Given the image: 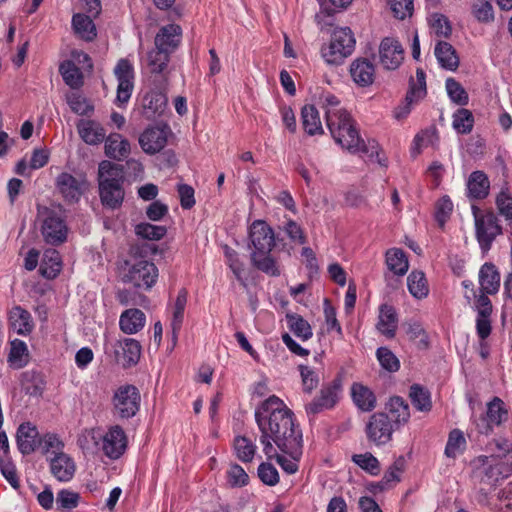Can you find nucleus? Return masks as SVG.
Masks as SVG:
<instances>
[{
	"label": "nucleus",
	"instance_id": "nucleus-59",
	"mask_svg": "<svg viewBox=\"0 0 512 512\" xmlns=\"http://www.w3.org/2000/svg\"><path fill=\"white\" fill-rule=\"evenodd\" d=\"M430 25L434 33L439 37L448 38L452 33V27L446 16L434 13L430 16Z\"/></svg>",
	"mask_w": 512,
	"mask_h": 512
},
{
	"label": "nucleus",
	"instance_id": "nucleus-7",
	"mask_svg": "<svg viewBox=\"0 0 512 512\" xmlns=\"http://www.w3.org/2000/svg\"><path fill=\"white\" fill-rule=\"evenodd\" d=\"M38 219L41 222V234L46 243L57 246L65 242L67 227L59 212L45 206H39Z\"/></svg>",
	"mask_w": 512,
	"mask_h": 512
},
{
	"label": "nucleus",
	"instance_id": "nucleus-15",
	"mask_svg": "<svg viewBox=\"0 0 512 512\" xmlns=\"http://www.w3.org/2000/svg\"><path fill=\"white\" fill-rule=\"evenodd\" d=\"M55 186L63 199L69 203L78 202L88 188L84 176H73L70 173L62 172L55 179Z\"/></svg>",
	"mask_w": 512,
	"mask_h": 512
},
{
	"label": "nucleus",
	"instance_id": "nucleus-64",
	"mask_svg": "<svg viewBox=\"0 0 512 512\" xmlns=\"http://www.w3.org/2000/svg\"><path fill=\"white\" fill-rule=\"evenodd\" d=\"M258 476L260 480L268 486H275L279 482L278 471L270 463H261L259 465Z\"/></svg>",
	"mask_w": 512,
	"mask_h": 512
},
{
	"label": "nucleus",
	"instance_id": "nucleus-27",
	"mask_svg": "<svg viewBox=\"0 0 512 512\" xmlns=\"http://www.w3.org/2000/svg\"><path fill=\"white\" fill-rule=\"evenodd\" d=\"M38 436L39 433L36 426L30 422L22 423L18 427L16 435L19 451L24 455L34 452L39 442Z\"/></svg>",
	"mask_w": 512,
	"mask_h": 512
},
{
	"label": "nucleus",
	"instance_id": "nucleus-34",
	"mask_svg": "<svg viewBox=\"0 0 512 512\" xmlns=\"http://www.w3.org/2000/svg\"><path fill=\"white\" fill-rule=\"evenodd\" d=\"M145 314L136 308L125 310L119 319L120 329L125 334H135L145 325Z\"/></svg>",
	"mask_w": 512,
	"mask_h": 512
},
{
	"label": "nucleus",
	"instance_id": "nucleus-10",
	"mask_svg": "<svg viewBox=\"0 0 512 512\" xmlns=\"http://www.w3.org/2000/svg\"><path fill=\"white\" fill-rule=\"evenodd\" d=\"M140 401L139 390L134 385L120 386L112 398L113 413L121 419H129L138 412Z\"/></svg>",
	"mask_w": 512,
	"mask_h": 512
},
{
	"label": "nucleus",
	"instance_id": "nucleus-17",
	"mask_svg": "<svg viewBox=\"0 0 512 512\" xmlns=\"http://www.w3.org/2000/svg\"><path fill=\"white\" fill-rule=\"evenodd\" d=\"M404 59V50L398 40L384 38L379 45L380 64L386 70L397 69Z\"/></svg>",
	"mask_w": 512,
	"mask_h": 512
},
{
	"label": "nucleus",
	"instance_id": "nucleus-52",
	"mask_svg": "<svg viewBox=\"0 0 512 512\" xmlns=\"http://www.w3.org/2000/svg\"><path fill=\"white\" fill-rule=\"evenodd\" d=\"M135 233L137 236H139L143 239L157 241V240L162 239L166 235L167 229L165 226H162V225H153L150 223H140V224L136 225Z\"/></svg>",
	"mask_w": 512,
	"mask_h": 512
},
{
	"label": "nucleus",
	"instance_id": "nucleus-61",
	"mask_svg": "<svg viewBox=\"0 0 512 512\" xmlns=\"http://www.w3.org/2000/svg\"><path fill=\"white\" fill-rule=\"evenodd\" d=\"M352 460L355 464L372 475H377L379 473V461L369 452L364 454H355L352 456Z\"/></svg>",
	"mask_w": 512,
	"mask_h": 512
},
{
	"label": "nucleus",
	"instance_id": "nucleus-38",
	"mask_svg": "<svg viewBox=\"0 0 512 512\" xmlns=\"http://www.w3.org/2000/svg\"><path fill=\"white\" fill-rule=\"evenodd\" d=\"M302 125L309 135L323 134L319 112L313 105H305L301 110Z\"/></svg>",
	"mask_w": 512,
	"mask_h": 512
},
{
	"label": "nucleus",
	"instance_id": "nucleus-53",
	"mask_svg": "<svg viewBox=\"0 0 512 512\" xmlns=\"http://www.w3.org/2000/svg\"><path fill=\"white\" fill-rule=\"evenodd\" d=\"M224 252L227 258V264L234 276L242 286L246 287V279L244 278L245 268L243 262L239 259L238 253L228 246H225Z\"/></svg>",
	"mask_w": 512,
	"mask_h": 512
},
{
	"label": "nucleus",
	"instance_id": "nucleus-49",
	"mask_svg": "<svg viewBox=\"0 0 512 512\" xmlns=\"http://www.w3.org/2000/svg\"><path fill=\"white\" fill-rule=\"evenodd\" d=\"M59 71L64 82L71 88H77L82 85V75L79 68L70 60L63 62Z\"/></svg>",
	"mask_w": 512,
	"mask_h": 512
},
{
	"label": "nucleus",
	"instance_id": "nucleus-57",
	"mask_svg": "<svg viewBox=\"0 0 512 512\" xmlns=\"http://www.w3.org/2000/svg\"><path fill=\"white\" fill-rule=\"evenodd\" d=\"M446 90L450 99L458 105H466L469 97L463 86L453 78L446 80Z\"/></svg>",
	"mask_w": 512,
	"mask_h": 512
},
{
	"label": "nucleus",
	"instance_id": "nucleus-63",
	"mask_svg": "<svg viewBox=\"0 0 512 512\" xmlns=\"http://www.w3.org/2000/svg\"><path fill=\"white\" fill-rule=\"evenodd\" d=\"M496 207L498 213L506 220H512V196L505 190H502L496 197Z\"/></svg>",
	"mask_w": 512,
	"mask_h": 512
},
{
	"label": "nucleus",
	"instance_id": "nucleus-4",
	"mask_svg": "<svg viewBox=\"0 0 512 512\" xmlns=\"http://www.w3.org/2000/svg\"><path fill=\"white\" fill-rule=\"evenodd\" d=\"M512 473V459L501 461L493 456L481 455L474 461L472 479L481 485L480 491L487 494L496 483Z\"/></svg>",
	"mask_w": 512,
	"mask_h": 512
},
{
	"label": "nucleus",
	"instance_id": "nucleus-43",
	"mask_svg": "<svg viewBox=\"0 0 512 512\" xmlns=\"http://www.w3.org/2000/svg\"><path fill=\"white\" fill-rule=\"evenodd\" d=\"M187 291L186 289H181L178 292L177 298L174 304L173 317L171 321V327L173 332V340L175 341L177 338V333L181 329L183 319H184V310L187 304Z\"/></svg>",
	"mask_w": 512,
	"mask_h": 512
},
{
	"label": "nucleus",
	"instance_id": "nucleus-62",
	"mask_svg": "<svg viewBox=\"0 0 512 512\" xmlns=\"http://www.w3.org/2000/svg\"><path fill=\"white\" fill-rule=\"evenodd\" d=\"M68 104L74 113L81 116L89 115L94 110L93 105H91L85 97L79 94H72L68 98Z\"/></svg>",
	"mask_w": 512,
	"mask_h": 512
},
{
	"label": "nucleus",
	"instance_id": "nucleus-40",
	"mask_svg": "<svg viewBox=\"0 0 512 512\" xmlns=\"http://www.w3.org/2000/svg\"><path fill=\"white\" fill-rule=\"evenodd\" d=\"M72 26L75 33L86 41H91L96 37L95 25L89 16L75 14L72 18Z\"/></svg>",
	"mask_w": 512,
	"mask_h": 512
},
{
	"label": "nucleus",
	"instance_id": "nucleus-37",
	"mask_svg": "<svg viewBox=\"0 0 512 512\" xmlns=\"http://www.w3.org/2000/svg\"><path fill=\"white\" fill-rule=\"evenodd\" d=\"M7 362L13 369H21L29 362V351L26 343L20 339L10 341Z\"/></svg>",
	"mask_w": 512,
	"mask_h": 512
},
{
	"label": "nucleus",
	"instance_id": "nucleus-47",
	"mask_svg": "<svg viewBox=\"0 0 512 512\" xmlns=\"http://www.w3.org/2000/svg\"><path fill=\"white\" fill-rule=\"evenodd\" d=\"M60 270L61 261L58 252L56 250L46 251L43 263L40 266L41 274L48 279H52L57 276Z\"/></svg>",
	"mask_w": 512,
	"mask_h": 512
},
{
	"label": "nucleus",
	"instance_id": "nucleus-33",
	"mask_svg": "<svg viewBox=\"0 0 512 512\" xmlns=\"http://www.w3.org/2000/svg\"><path fill=\"white\" fill-rule=\"evenodd\" d=\"M490 182L483 171H474L467 181V195L471 199H484L489 194Z\"/></svg>",
	"mask_w": 512,
	"mask_h": 512
},
{
	"label": "nucleus",
	"instance_id": "nucleus-32",
	"mask_svg": "<svg viewBox=\"0 0 512 512\" xmlns=\"http://www.w3.org/2000/svg\"><path fill=\"white\" fill-rule=\"evenodd\" d=\"M398 317L395 309L387 304L380 307L379 319L376 325L378 331L389 339L395 337Z\"/></svg>",
	"mask_w": 512,
	"mask_h": 512
},
{
	"label": "nucleus",
	"instance_id": "nucleus-56",
	"mask_svg": "<svg viewBox=\"0 0 512 512\" xmlns=\"http://www.w3.org/2000/svg\"><path fill=\"white\" fill-rule=\"evenodd\" d=\"M377 359L383 369L389 372H396L400 368L399 359L387 347H380L376 352Z\"/></svg>",
	"mask_w": 512,
	"mask_h": 512
},
{
	"label": "nucleus",
	"instance_id": "nucleus-50",
	"mask_svg": "<svg viewBox=\"0 0 512 512\" xmlns=\"http://www.w3.org/2000/svg\"><path fill=\"white\" fill-rule=\"evenodd\" d=\"M236 456L243 462H251L256 452L255 444L245 436H238L234 439Z\"/></svg>",
	"mask_w": 512,
	"mask_h": 512
},
{
	"label": "nucleus",
	"instance_id": "nucleus-60",
	"mask_svg": "<svg viewBox=\"0 0 512 512\" xmlns=\"http://www.w3.org/2000/svg\"><path fill=\"white\" fill-rule=\"evenodd\" d=\"M453 211V203L449 196L441 197L435 207V219L440 227H443Z\"/></svg>",
	"mask_w": 512,
	"mask_h": 512
},
{
	"label": "nucleus",
	"instance_id": "nucleus-25",
	"mask_svg": "<svg viewBox=\"0 0 512 512\" xmlns=\"http://www.w3.org/2000/svg\"><path fill=\"white\" fill-rule=\"evenodd\" d=\"M131 151L130 143L119 133H110L105 139V155L113 160L126 159Z\"/></svg>",
	"mask_w": 512,
	"mask_h": 512
},
{
	"label": "nucleus",
	"instance_id": "nucleus-1",
	"mask_svg": "<svg viewBox=\"0 0 512 512\" xmlns=\"http://www.w3.org/2000/svg\"><path fill=\"white\" fill-rule=\"evenodd\" d=\"M255 420L261 432L259 441L269 459L276 455L275 446L294 459L301 456L302 432L281 399L273 395L263 401L255 411Z\"/></svg>",
	"mask_w": 512,
	"mask_h": 512
},
{
	"label": "nucleus",
	"instance_id": "nucleus-41",
	"mask_svg": "<svg viewBox=\"0 0 512 512\" xmlns=\"http://www.w3.org/2000/svg\"><path fill=\"white\" fill-rule=\"evenodd\" d=\"M409 397L413 406L421 412H429L432 409L430 392L419 384L410 387Z\"/></svg>",
	"mask_w": 512,
	"mask_h": 512
},
{
	"label": "nucleus",
	"instance_id": "nucleus-5",
	"mask_svg": "<svg viewBox=\"0 0 512 512\" xmlns=\"http://www.w3.org/2000/svg\"><path fill=\"white\" fill-rule=\"evenodd\" d=\"M104 349L105 354L123 368L135 366L142 351L139 341L127 337L106 340Z\"/></svg>",
	"mask_w": 512,
	"mask_h": 512
},
{
	"label": "nucleus",
	"instance_id": "nucleus-20",
	"mask_svg": "<svg viewBox=\"0 0 512 512\" xmlns=\"http://www.w3.org/2000/svg\"><path fill=\"white\" fill-rule=\"evenodd\" d=\"M182 39V28L177 24L162 26L154 38L157 48L173 54L179 47Z\"/></svg>",
	"mask_w": 512,
	"mask_h": 512
},
{
	"label": "nucleus",
	"instance_id": "nucleus-30",
	"mask_svg": "<svg viewBox=\"0 0 512 512\" xmlns=\"http://www.w3.org/2000/svg\"><path fill=\"white\" fill-rule=\"evenodd\" d=\"M170 57L171 54L155 46V48L147 52L144 63L151 74H159L163 77H166L168 74V64L170 62Z\"/></svg>",
	"mask_w": 512,
	"mask_h": 512
},
{
	"label": "nucleus",
	"instance_id": "nucleus-42",
	"mask_svg": "<svg viewBox=\"0 0 512 512\" xmlns=\"http://www.w3.org/2000/svg\"><path fill=\"white\" fill-rule=\"evenodd\" d=\"M286 320L289 329L296 337L304 341L312 337V328L302 316L295 313H288L286 314Z\"/></svg>",
	"mask_w": 512,
	"mask_h": 512
},
{
	"label": "nucleus",
	"instance_id": "nucleus-23",
	"mask_svg": "<svg viewBox=\"0 0 512 512\" xmlns=\"http://www.w3.org/2000/svg\"><path fill=\"white\" fill-rule=\"evenodd\" d=\"M352 121L353 119L351 118L347 110L337 112L330 111L327 113V127L329 128L332 137L339 145L351 146V142L353 140H349L350 142L348 143L347 141H345V139L342 138V136L343 129L345 128V126Z\"/></svg>",
	"mask_w": 512,
	"mask_h": 512
},
{
	"label": "nucleus",
	"instance_id": "nucleus-35",
	"mask_svg": "<svg viewBox=\"0 0 512 512\" xmlns=\"http://www.w3.org/2000/svg\"><path fill=\"white\" fill-rule=\"evenodd\" d=\"M386 410L392 416L391 422L398 429L401 425L407 423L410 418V409L408 403L400 396H393L386 404Z\"/></svg>",
	"mask_w": 512,
	"mask_h": 512
},
{
	"label": "nucleus",
	"instance_id": "nucleus-31",
	"mask_svg": "<svg viewBox=\"0 0 512 512\" xmlns=\"http://www.w3.org/2000/svg\"><path fill=\"white\" fill-rule=\"evenodd\" d=\"M434 54L443 69L455 71L459 67V56L450 43L438 41L435 45Z\"/></svg>",
	"mask_w": 512,
	"mask_h": 512
},
{
	"label": "nucleus",
	"instance_id": "nucleus-2",
	"mask_svg": "<svg viewBox=\"0 0 512 512\" xmlns=\"http://www.w3.org/2000/svg\"><path fill=\"white\" fill-rule=\"evenodd\" d=\"M249 239L253 251L251 262L258 270L270 276H279L280 270L271 251L275 246V235L272 228L262 220L252 223L249 230Z\"/></svg>",
	"mask_w": 512,
	"mask_h": 512
},
{
	"label": "nucleus",
	"instance_id": "nucleus-54",
	"mask_svg": "<svg viewBox=\"0 0 512 512\" xmlns=\"http://www.w3.org/2000/svg\"><path fill=\"white\" fill-rule=\"evenodd\" d=\"M80 495L76 492L63 489L57 493L56 506L61 512H70L77 507Z\"/></svg>",
	"mask_w": 512,
	"mask_h": 512
},
{
	"label": "nucleus",
	"instance_id": "nucleus-48",
	"mask_svg": "<svg viewBox=\"0 0 512 512\" xmlns=\"http://www.w3.org/2000/svg\"><path fill=\"white\" fill-rule=\"evenodd\" d=\"M452 125H453V128L459 134L470 133L474 126V116H473L472 112L465 108L458 109L453 114Z\"/></svg>",
	"mask_w": 512,
	"mask_h": 512
},
{
	"label": "nucleus",
	"instance_id": "nucleus-9",
	"mask_svg": "<svg viewBox=\"0 0 512 512\" xmlns=\"http://www.w3.org/2000/svg\"><path fill=\"white\" fill-rule=\"evenodd\" d=\"M472 209L477 241L481 251L487 253L491 249L493 241L503 233L502 226L494 212L479 214L477 207L473 206Z\"/></svg>",
	"mask_w": 512,
	"mask_h": 512
},
{
	"label": "nucleus",
	"instance_id": "nucleus-11",
	"mask_svg": "<svg viewBox=\"0 0 512 512\" xmlns=\"http://www.w3.org/2000/svg\"><path fill=\"white\" fill-rule=\"evenodd\" d=\"M395 430H397L395 424L391 422V419L385 412L372 414L365 425L368 441L378 447L389 443Z\"/></svg>",
	"mask_w": 512,
	"mask_h": 512
},
{
	"label": "nucleus",
	"instance_id": "nucleus-26",
	"mask_svg": "<svg viewBox=\"0 0 512 512\" xmlns=\"http://www.w3.org/2000/svg\"><path fill=\"white\" fill-rule=\"evenodd\" d=\"M50 470L58 481L67 482L74 476L75 464L67 454L57 453L50 459Z\"/></svg>",
	"mask_w": 512,
	"mask_h": 512
},
{
	"label": "nucleus",
	"instance_id": "nucleus-22",
	"mask_svg": "<svg viewBox=\"0 0 512 512\" xmlns=\"http://www.w3.org/2000/svg\"><path fill=\"white\" fill-rule=\"evenodd\" d=\"M350 75L359 87H368L374 82L375 67L366 58H357L350 65Z\"/></svg>",
	"mask_w": 512,
	"mask_h": 512
},
{
	"label": "nucleus",
	"instance_id": "nucleus-58",
	"mask_svg": "<svg viewBox=\"0 0 512 512\" xmlns=\"http://www.w3.org/2000/svg\"><path fill=\"white\" fill-rule=\"evenodd\" d=\"M299 370L302 379L303 391L310 394L319 385V374L307 365H299Z\"/></svg>",
	"mask_w": 512,
	"mask_h": 512
},
{
	"label": "nucleus",
	"instance_id": "nucleus-28",
	"mask_svg": "<svg viewBox=\"0 0 512 512\" xmlns=\"http://www.w3.org/2000/svg\"><path fill=\"white\" fill-rule=\"evenodd\" d=\"M351 397L356 407L363 412H370L377 406L374 392L362 383L355 382L351 386Z\"/></svg>",
	"mask_w": 512,
	"mask_h": 512
},
{
	"label": "nucleus",
	"instance_id": "nucleus-51",
	"mask_svg": "<svg viewBox=\"0 0 512 512\" xmlns=\"http://www.w3.org/2000/svg\"><path fill=\"white\" fill-rule=\"evenodd\" d=\"M466 447L464 434L459 429H454L449 433L448 441L445 447V455L454 458L463 452Z\"/></svg>",
	"mask_w": 512,
	"mask_h": 512
},
{
	"label": "nucleus",
	"instance_id": "nucleus-39",
	"mask_svg": "<svg viewBox=\"0 0 512 512\" xmlns=\"http://www.w3.org/2000/svg\"><path fill=\"white\" fill-rule=\"evenodd\" d=\"M386 265L397 276L405 275L409 268L404 251L398 248H392L386 252Z\"/></svg>",
	"mask_w": 512,
	"mask_h": 512
},
{
	"label": "nucleus",
	"instance_id": "nucleus-36",
	"mask_svg": "<svg viewBox=\"0 0 512 512\" xmlns=\"http://www.w3.org/2000/svg\"><path fill=\"white\" fill-rule=\"evenodd\" d=\"M479 283L481 292L486 294H495L500 287V275L495 266L491 263H485L479 271Z\"/></svg>",
	"mask_w": 512,
	"mask_h": 512
},
{
	"label": "nucleus",
	"instance_id": "nucleus-16",
	"mask_svg": "<svg viewBox=\"0 0 512 512\" xmlns=\"http://www.w3.org/2000/svg\"><path fill=\"white\" fill-rule=\"evenodd\" d=\"M426 93L425 72L421 68H418L416 70V80L413 78L410 80V88L405 97V104L395 110V118H405L410 113L412 103L424 98Z\"/></svg>",
	"mask_w": 512,
	"mask_h": 512
},
{
	"label": "nucleus",
	"instance_id": "nucleus-29",
	"mask_svg": "<svg viewBox=\"0 0 512 512\" xmlns=\"http://www.w3.org/2000/svg\"><path fill=\"white\" fill-rule=\"evenodd\" d=\"M10 327L18 335L27 336L34 329L31 314L21 306H14L9 312Z\"/></svg>",
	"mask_w": 512,
	"mask_h": 512
},
{
	"label": "nucleus",
	"instance_id": "nucleus-3",
	"mask_svg": "<svg viewBox=\"0 0 512 512\" xmlns=\"http://www.w3.org/2000/svg\"><path fill=\"white\" fill-rule=\"evenodd\" d=\"M124 168L104 160L98 168V185L101 202L110 209L119 208L124 200Z\"/></svg>",
	"mask_w": 512,
	"mask_h": 512
},
{
	"label": "nucleus",
	"instance_id": "nucleus-18",
	"mask_svg": "<svg viewBox=\"0 0 512 512\" xmlns=\"http://www.w3.org/2000/svg\"><path fill=\"white\" fill-rule=\"evenodd\" d=\"M170 128L164 126L148 127L139 138V144L147 154H155L161 151L167 144Z\"/></svg>",
	"mask_w": 512,
	"mask_h": 512
},
{
	"label": "nucleus",
	"instance_id": "nucleus-6",
	"mask_svg": "<svg viewBox=\"0 0 512 512\" xmlns=\"http://www.w3.org/2000/svg\"><path fill=\"white\" fill-rule=\"evenodd\" d=\"M356 40L349 27L336 28L333 31L330 44L321 49L325 61L329 64H341L352 54Z\"/></svg>",
	"mask_w": 512,
	"mask_h": 512
},
{
	"label": "nucleus",
	"instance_id": "nucleus-12",
	"mask_svg": "<svg viewBox=\"0 0 512 512\" xmlns=\"http://www.w3.org/2000/svg\"><path fill=\"white\" fill-rule=\"evenodd\" d=\"M343 139L350 142L349 140H353L351 142V146L348 145H340L342 148L347 149L352 153H363L370 160L376 161L382 166H386L385 159H382L379 156V144L377 141L373 139H369L366 143L360 138L358 130L354 126V121L350 122L343 129Z\"/></svg>",
	"mask_w": 512,
	"mask_h": 512
},
{
	"label": "nucleus",
	"instance_id": "nucleus-13",
	"mask_svg": "<svg viewBox=\"0 0 512 512\" xmlns=\"http://www.w3.org/2000/svg\"><path fill=\"white\" fill-rule=\"evenodd\" d=\"M508 419V411L505 403L499 397H494L487 404V411L481 415L476 421V429L480 434L489 435L495 427H499Z\"/></svg>",
	"mask_w": 512,
	"mask_h": 512
},
{
	"label": "nucleus",
	"instance_id": "nucleus-14",
	"mask_svg": "<svg viewBox=\"0 0 512 512\" xmlns=\"http://www.w3.org/2000/svg\"><path fill=\"white\" fill-rule=\"evenodd\" d=\"M341 390L342 381L340 378H335L330 383L323 385L319 394L305 405L306 412L315 415L323 410L333 408L339 401Z\"/></svg>",
	"mask_w": 512,
	"mask_h": 512
},
{
	"label": "nucleus",
	"instance_id": "nucleus-46",
	"mask_svg": "<svg viewBox=\"0 0 512 512\" xmlns=\"http://www.w3.org/2000/svg\"><path fill=\"white\" fill-rule=\"evenodd\" d=\"M407 285L409 292L418 299L428 295L429 289L423 272L412 271L407 278Z\"/></svg>",
	"mask_w": 512,
	"mask_h": 512
},
{
	"label": "nucleus",
	"instance_id": "nucleus-19",
	"mask_svg": "<svg viewBox=\"0 0 512 512\" xmlns=\"http://www.w3.org/2000/svg\"><path fill=\"white\" fill-rule=\"evenodd\" d=\"M492 303L487 294L482 292L475 301L477 311L476 331L481 340H485L491 333Z\"/></svg>",
	"mask_w": 512,
	"mask_h": 512
},
{
	"label": "nucleus",
	"instance_id": "nucleus-8",
	"mask_svg": "<svg viewBox=\"0 0 512 512\" xmlns=\"http://www.w3.org/2000/svg\"><path fill=\"white\" fill-rule=\"evenodd\" d=\"M157 278L158 269L153 262L147 260L125 262L122 275L124 283L148 290L156 283Z\"/></svg>",
	"mask_w": 512,
	"mask_h": 512
},
{
	"label": "nucleus",
	"instance_id": "nucleus-45",
	"mask_svg": "<svg viewBox=\"0 0 512 512\" xmlns=\"http://www.w3.org/2000/svg\"><path fill=\"white\" fill-rule=\"evenodd\" d=\"M167 96L161 92H150L143 99L146 114H162L167 106Z\"/></svg>",
	"mask_w": 512,
	"mask_h": 512
},
{
	"label": "nucleus",
	"instance_id": "nucleus-21",
	"mask_svg": "<svg viewBox=\"0 0 512 512\" xmlns=\"http://www.w3.org/2000/svg\"><path fill=\"white\" fill-rule=\"evenodd\" d=\"M101 438L103 439L102 449L110 459H118L125 451L127 438L123 429L116 425Z\"/></svg>",
	"mask_w": 512,
	"mask_h": 512
},
{
	"label": "nucleus",
	"instance_id": "nucleus-55",
	"mask_svg": "<svg viewBox=\"0 0 512 512\" xmlns=\"http://www.w3.org/2000/svg\"><path fill=\"white\" fill-rule=\"evenodd\" d=\"M471 12L472 15L481 23H490L494 21V10L489 1H475L472 5Z\"/></svg>",
	"mask_w": 512,
	"mask_h": 512
},
{
	"label": "nucleus",
	"instance_id": "nucleus-44",
	"mask_svg": "<svg viewBox=\"0 0 512 512\" xmlns=\"http://www.w3.org/2000/svg\"><path fill=\"white\" fill-rule=\"evenodd\" d=\"M488 456H493L501 461L512 459V444L504 438L493 439L486 445Z\"/></svg>",
	"mask_w": 512,
	"mask_h": 512
},
{
	"label": "nucleus",
	"instance_id": "nucleus-24",
	"mask_svg": "<svg viewBox=\"0 0 512 512\" xmlns=\"http://www.w3.org/2000/svg\"><path fill=\"white\" fill-rule=\"evenodd\" d=\"M77 130L81 139L89 145L102 143L106 137V130L94 120L81 119L77 123Z\"/></svg>",
	"mask_w": 512,
	"mask_h": 512
}]
</instances>
